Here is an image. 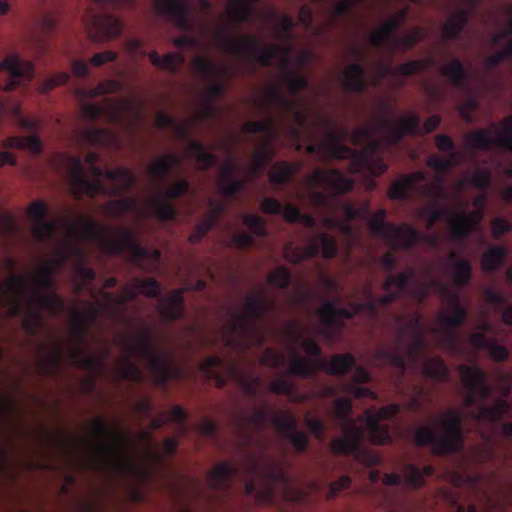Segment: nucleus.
Wrapping results in <instances>:
<instances>
[{"mask_svg": "<svg viewBox=\"0 0 512 512\" xmlns=\"http://www.w3.org/2000/svg\"><path fill=\"white\" fill-rule=\"evenodd\" d=\"M427 340L424 332L412 335L411 340L405 345L406 362L417 365L422 362V375L426 378L447 381L449 370L442 358L426 357Z\"/></svg>", "mask_w": 512, "mask_h": 512, "instance_id": "15", "label": "nucleus"}, {"mask_svg": "<svg viewBox=\"0 0 512 512\" xmlns=\"http://www.w3.org/2000/svg\"><path fill=\"white\" fill-rule=\"evenodd\" d=\"M269 390L275 394L286 396L292 403H303L307 399L306 395L300 392L296 386L285 377H280L272 381L269 385Z\"/></svg>", "mask_w": 512, "mask_h": 512, "instance_id": "55", "label": "nucleus"}, {"mask_svg": "<svg viewBox=\"0 0 512 512\" xmlns=\"http://www.w3.org/2000/svg\"><path fill=\"white\" fill-rule=\"evenodd\" d=\"M94 2L98 5L117 8L130 4L132 0H94ZM155 8L161 16L172 22L179 30L194 31L195 24L191 17L190 0H156Z\"/></svg>", "mask_w": 512, "mask_h": 512, "instance_id": "16", "label": "nucleus"}, {"mask_svg": "<svg viewBox=\"0 0 512 512\" xmlns=\"http://www.w3.org/2000/svg\"><path fill=\"white\" fill-rule=\"evenodd\" d=\"M137 205L136 198L125 197L108 201L106 207L111 216L122 218L126 213L136 211Z\"/></svg>", "mask_w": 512, "mask_h": 512, "instance_id": "62", "label": "nucleus"}, {"mask_svg": "<svg viewBox=\"0 0 512 512\" xmlns=\"http://www.w3.org/2000/svg\"><path fill=\"white\" fill-rule=\"evenodd\" d=\"M352 412V401L347 397L337 398L334 402V414L339 420L343 437H336L331 440L330 449L337 455L353 456L358 461L368 466L379 463V458L366 451L362 447L364 429L350 417Z\"/></svg>", "mask_w": 512, "mask_h": 512, "instance_id": "10", "label": "nucleus"}, {"mask_svg": "<svg viewBox=\"0 0 512 512\" xmlns=\"http://www.w3.org/2000/svg\"><path fill=\"white\" fill-rule=\"evenodd\" d=\"M192 66L196 73L207 82L205 98L207 102L214 103L224 96L227 84L222 81L223 77H232L233 73L228 67L220 66L214 60L196 56L192 59Z\"/></svg>", "mask_w": 512, "mask_h": 512, "instance_id": "20", "label": "nucleus"}, {"mask_svg": "<svg viewBox=\"0 0 512 512\" xmlns=\"http://www.w3.org/2000/svg\"><path fill=\"white\" fill-rule=\"evenodd\" d=\"M29 283L25 276L13 274L5 280L4 284H0V303L8 305V316L18 317L22 312L21 304L26 302L28 306ZM29 313L27 307L23 321H25ZM24 326V322H22Z\"/></svg>", "mask_w": 512, "mask_h": 512, "instance_id": "23", "label": "nucleus"}, {"mask_svg": "<svg viewBox=\"0 0 512 512\" xmlns=\"http://www.w3.org/2000/svg\"><path fill=\"white\" fill-rule=\"evenodd\" d=\"M33 76L32 64L16 54L8 55L0 61V90L13 91L23 82L31 81Z\"/></svg>", "mask_w": 512, "mask_h": 512, "instance_id": "24", "label": "nucleus"}, {"mask_svg": "<svg viewBox=\"0 0 512 512\" xmlns=\"http://www.w3.org/2000/svg\"><path fill=\"white\" fill-rule=\"evenodd\" d=\"M415 277L413 269L400 272L396 275L388 274L384 282L382 283V289L389 291L390 289L394 292H399V297L403 298L410 288V284Z\"/></svg>", "mask_w": 512, "mask_h": 512, "instance_id": "53", "label": "nucleus"}, {"mask_svg": "<svg viewBox=\"0 0 512 512\" xmlns=\"http://www.w3.org/2000/svg\"><path fill=\"white\" fill-rule=\"evenodd\" d=\"M375 128L385 129L384 140L391 146L399 145L407 135H422L421 118L414 112L407 113L397 123L384 118L375 125Z\"/></svg>", "mask_w": 512, "mask_h": 512, "instance_id": "25", "label": "nucleus"}, {"mask_svg": "<svg viewBox=\"0 0 512 512\" xmlns=\"http://www.w3.org/2000/svg\"><path fill=\"white\" fill-rule=\"evenodd\" d=\"M360 313L375 319L379 316L377 301L370 288L366 292L364 302H350L345 308L338 307L334 301L324 302L319 310V334L325 340L333 342L345 328V320H352Z\"/></svg>", "mask_w": 512, "mask_h": 512, "instance_id": "13", "label": "nucleus"}, {"mask_svg": "<svg viewBox=\"0 0 512 512\" xmlns=\"http://www.w3.org/2000/svg\"><path fill=\"white\" fill-rule=\"evenodd\" d=\"M368 228L372 234L382 237L394 249L411 250L422 234L409 224L395 225L368 216Z\"/></svg>", "mask_w": 512, "mask_h": 512, "instance_id": "19", "label": "nucleus"}, {"mask_svg": "<svg viewBox=\"0 0 512 512\" xmlns=\"http://www.w3.org/2000/svg\"><path fill=\"white\" fill-rule=\"evenodd\" d=\"M107 106L85 103L81 106V113L84 119L95 123L100 117H104L107 123H121L125 112H133L136 120L140 117V111L131 99H122L115 103L109 98L104 99Z\"/></svg>", "mask_w": 512, "mask_h": 512, "instance_id": "22", "label": "nucleus"}, {"mask_svg": "<svg viewBox=\"0 0 512 512\" xmlns=\"http://www.w3.org/2000/svg\"><path fill=\"white\" fill-rule=\"evenodd\" d=\"M381 146V140L376 139L373 134L362 150H354L353 155H351L350 165L352 170L354 172L369 170L375 176L385 173L388 166L378 154Z\"/></svg>", "mask_w": 512, "mask_h": 512, "instance_id": "27", "label": "nucleus"}, {"mask_svg": "<svg viewBox=\"0 0 512 512\" xmlns=\"http://www.w3.org/2000/svg\"><path fill=\"white\" fill-rule=\"evenodd\" d=\"M90 431L97 440L91 444L94 455L91 465L117 473H127L134 469L132 460L122 455L124 446L130 442L126 433L110 428L100 417L93 420Z\"/></svg>", "mask_w": 512, "mask_h": 512, "instance_id": "9", "label": "nucleus"}, {"mask_svg": "<svg viewBox=\"0 0 512 512\" xmlns=\"http://www.w3.org/2000/svg\"><path fill=\"white\" fill-rule=\"evenodd\" d=\"M406 331H409L412 335L424 332L421 326L420 315H413L409 318L406 324H399L395 347H379L374 352L376 360L385 361L395 369L397 387H399V384L404 378L407 370L405 356L400 350L404 344V335Z\"/></svg>", "mask_w": 512, "mask_h": 512, "instance_id": "17", "label": "nucleus"}, {"mask_svg": "<svg viewBox=\"0 0 512 512\" xmlns=\"http://www.w3.org/2000/svg\"><path fill=\"white\" fill-rule=\"evenodd\" d=\"M400 413V405L391 403L378 410L367 409L364 412L363 420L370 441L375 445H386L392 443L391 427L383 424L382 421L390 420Z\"/></svg>", "mask_w": 512, "mask_h": 512, "instance_id": "21", "label": "nucleus"}, {"mask_svg": "<svg viewBox=\"0 0 512 512\" xmlns=\"http://www.w3.org/2000/svg\"><path fill=\"white\" fill-rule=\"evenodd\" d=\"M477 504L457 506L456 512H508L512 505V482H500L493 492L483 487L479 479L473 482Z\"/></svg>", "mask_w": 512, "mask_h": 512, "instance_id": "14", "label": "nucleus"}, {"mask_svg": "<svg viewBox=\"0 0 512 512\" xmlns=\"http://www.w3.org/2000/svg\"><path fill=\"white\" fill-rule=\"evenodd\" d=\"M454 213L455 209L438 205L437 203L432 208L428 207L421 210V216L426 217V228L428 230H431L434 225L442 219H445L449 225V219Z\"/></svg>", "mask_w": 512, "mask_h": 512, "instance_id": "59", "label": "nucleus"}, {"mask_svg": "<svg viewBox=\"0 0 512 512\" xmlns=\"http://www.w3.org/2000/svg\"><path fill=\"white\" fill-rule=\"evenodd\" d=\"M441 435H437L433 426H424L415 430L414 443L417 446H431L438 455L459 454L464 449L463 416L455 409L443 414Z\"/></svg>", "mask_w": 512, "mask_h": 512, "instance_id": "12", "label": "nucleus"}, {"mask_svg": "<svg viewBox=\"0 0 512 512\" xmlns=\"http://www.w3.org/2000/svg\"><path fill=\"white\" fill-rule=\"evenodd\" d=\"M483 219L482 209H476L470 213L455 210L449 219V232L455 241L465 240L476 230Z\"/></svg>", "mask_w": 512, "mask_h": 512, "instance_id": "35", "label": "nucleus"}, {"mask_svg": "<svg viewBox=\"0 0 512 512\" xmlns=\"http://www.w3.org/2000/svg\"><path fill=\"white\" fill-rule=\"evenodd\" d=\"M284 258L292 263L299 264L307 259L317 257L320 254V245L316 235L310 239L307 246H296L292 242L284 244Z\"/></svg>", "mask_w": 512, "mask_h": 512, "instance_id": "44", "label": "nucleus"}, {"mask_svg": "<svg viewBox=\"0 0 512 512\" xmlns=\"http://www.w3.org/2000/svg\"><path fill=\"white\" fill-rule=\"evenodd\" d=\"M239 475L244 481L245 494L255 497L259 502H273L280 487L285 493L289 492L290 478L284 468L273 461L261 465L253 454H247L241 466L229 462L217 464L209 472L207 482L211 490L227 493Z\"/></svg>", "mask_w": 512, "mask_h": 512, "instance_id": "1", "label": "nucleus"}, {"mask_svg": "<svg viewBox=\"0 0 512 512\" xmlns=\"http://www.w3.org/2000/svg\"><path fill=\"white\" fill-rule=\"evenodd\" d=\"M216 42L224 52L247 61H255L263 67H270L281 50L285 57L283 59L284 71L281 74L282 81L286 84L292 95L308 87V78L288 68L289 59L287 54L291 52V46L283 47L265 45L256 35L234 36L227 29H217L215 32Z\"/></svg>", "mask_w": 512, "mask_h": 512, "instance_id": "4", "label": "nucleus"}, {"mask_svg": "<svg viewBox=\"0 0 512 512\" xmlns=\"http://www.w3.org/2000/svg\"><path fill=\"white\" fill-rule=\"evenodd\" d=\"M443 293L448 297L453 307V313L450 315L442 314L439 321L445 328L458 330L467 319V310L461 304L458 293L451 292L447 287H443Z\"/></svg>", "mask_w": 512, "mask_h": 512, "instance_id": "42", "label": "nucleus"}, {"mask_svg": "<svg viewBox=\"0 0 512 512\" xmlns=\"http://www.w3.org/2000/svg\"><path fill=\"white\" fill-rule=\"evenodd\" d=\"M448 259L452 264L453 284L458 288L467 286L472 277L471 262L468 259L459 258L456 252H451Z\"/></svg>", "mask_w": 512, "mask_h": 512, "instance_id": "50", "label": "nucleus"}, {"mask_svg": "<svg viewBox=\"0 0 512 512\" xmlns=\"http://www.w3.org/2000/svg\"><path fill=\"white\" fill-rule=\"evenodd\" d=\"M66 238L73 239L77 243L80 241L94 242L108 255H121L126 252L130 262L144 270L156 267L161 259L158 249H150L140 244L134 230L117 227L115 237H112L108 228L85 216L69 223Z\"/></svg>", "mask_w": 512, "mask_h": 512, "instance_id": "2", "label": "nucleus"}, {"mask_svg": "<svg viewBox=\"0 0 512 512\" xmlns=\"http://www.w3.org/2000/svg\"><path fill=\"white\" fill-rule=\"evenodd\" d=\"M190 183L186 179H179L169 185L161 194L151 201L154 216L161 222H168L176 219L178 211L171 200L178 199L187 194Z\"/></svg>", "mask_w": 512, "mask_h": 512, "instance_id": "26", "label": "nucleus"}, {"mask_svg": "<svg viewBox=\"0 0 512 512\" xmlns=\"http://www.w3.org/2000/svg\"><path fill=\"white\" fill-rule=\"evenodd\" d=\"M5 149L27 150L34 155H39L43 150V144L38 134L30 136H11L3 140Z\"/></svg>", "mask_w": 512, "mask_h": 512, "instance_id": "49", "label": "nucleus"}, {"mask_svg": "<svg viewBox=\"0 0 512 512\" xmlns=\"http://www.w3.org/2000/svg\"><path fill=\"white\" fill-rule=\"evenodd\" d=\"M425 64L422 60H410L405 63L398 65L393 69L390 65L381 68L382 76L394 75V76H411L417 72L423 70Z\"/></svg>", "mask_w": 512, "mask_h": 512, "instance_id": "61", "label": "nucleus"}, {"mask_svg": "<svg viewBox=\"0 0 512 512\" xmlns=\"http://www.w3.org/2000/svg\"><path fill=\"white\" fill-rule=\"evenodd\" d=\"M314 130H320L324 133V138L321 139V142L326 157L335 160L351 158L354 149L343 143V140L348 136V129L346 127L338 126L330 117L321 118L317 115L313 125L309 127L310 132Z\"/></svg>", "mask_w": 512, "mask_h": 512, "instance_id": "18", "label": "nucleus"}, {"mask_svg": "<svg viewBox=\"0 0 512 512\" xmlns=\"http://www.w3.org/2000/svg\"><path fill=\"white\" fill-rule=\"evenodd\" d=\"M139 294H140V291H139L137 283L135 282L131 286L124 287V296H122V297L114 299L113 295L109 292L103 293V296H104L105 300L110 303V308L114 312H117V311L121 310L127 302L134 301Z\"/></svg>", "mask_w": 512, "mask_h": 512, "instance_id": "63", "label": "nucleus"}, {"mask_svg": "<svg viewBox=\"0 0 512 512\" xmlns=\"http://www.w3.org/2000/svg\"><path fill=\"white\" fill-rule=\"evenodd\" d=\"M266 100L269 104L276 106L281 113L292 111L294 114L295 126L290 127L291 134L298 138L300 129L307 128V116L297 107L294 99L287 97L277 86H271L266 92Z\"/></svg>", "mask_w": 512, "mask_h": 512, "instance_id": "34", "label": "nucleus"}, {"mask_svg": "<svg viewBox=\"0 0 512 512\" xmlns=\"http://www.w3.org/2000/svg\"><path fill=\"white\" fill-rule=\"evenodd\" d=\"M237 366L234 362H226L222 357L218 355H212L207 357L201 364L202 372L208 378H214L218 388H224L227 385V377L220 375L217 369L225 370L227 373L235 378V374L232 372L231 367Z\"/></svg>", "mask_w": 512, "mask_h": 512, "instance_id": "40", "label": "nucleus"}, {"mask_svg": "<svg viewBox=\"0 0 512 512\" xmlns=\"http://www.w3.org/2000/svg\"><path fill=\"white\" fill-rule=\"evenodd\" d=\"M343 86L347 92L354 94H362L366 91L365 68L361 63H351L345 68Z\"/></svg>", "mask_w": 512, "mask_h": 512, "instance_id": "45", "label": "nucleus"}, {"mask_svg": "<svg viewBox=\"0 0 512 512\" xmlns=\"http://www.w3.org/2000/svg\"><path fill=\"white\" fill-rule=\"evenodd\" d=\"M288 333L293 341L300 342L304 352L312 357L307 358L294 353L288 366V372L291 375L308 378L314 376L317 371H325L329 375L341 377L356 364V359L351 353L335 354L329 361L320 360L322 349L315 339L303 338L296 325H291Z\"/></svg>", "mask_w": 512, "mask_h": 512, "instance_id": "7", "label": "nucleus"}, {"mask_svg": "<svg viewBox=\"0 0 512 512\" xmlns=\"http://www.w3.org/2000/svg\"><path fill=\"white\" fill-rule=\"evenodd\" d=\"M425 180L421 171L404 175L398 181L392 183L388 189V196L393 200H408L410 194L417 190L418 183Z\"/></svg>", "mask_w": 512, "mask_h": 512, "instance_id": "38", "label": "nucleus"}, {"mask_svg": "<svg viewBox=\"0 0 512 512\" xmlns=\"http://www.w3.org/2000/svg\"><path fill=\"white\" fill-rule=\"evenodd\" d=\"M465 144L471 150H489L495 140L490 130L479 129L466 135Z\"/></svg>", "mask_w": 512, "mask_h": 512, "instance_id": "57", "label": "nucleus"}, {"mask_svg": "<svg viewBox=\"0 0 512 512\" xmlns=\"http://www.w3.org/2000/svg\"><path fill=\"white\" fill-rule=\"evenodd\" d=\"M118 343L127 353L121 367L119 368V377L125 381L141 382L142 372L139 367L131 361V356L135 355L144 360L155 382L158 386L166 388L168 382L179 376V370L174 366L167 356H163L157 350L151 328L143 326L141 330L132 338H120Z\"/></svg>", "mask_w": 512, "mask_h": 512, "instance_id": "5", "label": "nucleus"}, {"mask_svg": "<svg viewBox=\"0 0 512 512\" xmlns=\"http://www.w3.org/2000/svg\"><path fill=\"white\" fill-rule=\"evenodd\" d=\"M158 313L165 322L179 320L184 315V298L181 289H174L159 297Z\"/></svg>", "mask_w": 512, "mask_h": 512, "instance_id": "36", "label": "nucleus"}, {"mask_svg": "<svg viewBox=\"0 0 512 512\" xmlns=\"http://www.w3.org/2000/svg\"><path fill=\"white\" fill-rule=\"evenodd\" d=\"M271 423L285 439L289 440L298 454L306 452L309 446L308 435L304 431L298 430L297 421L291 412L275 413Z\"/></svg>", "mask_w": 512, "mask_h": 512, "instance_id": "31", "label": "nucleus"}, {"mask_svg": "<svg viewBox=\"0 0 512 512\" xmlns=\"http://www.w3.org/2000/svg\"><path fill=\"white\" fill-rule=\"evenodd\" d=\"M63 362V352L59 347L50 349L49 354L41 362V370L44 374L54 375L58 373Z\"/></svg>", "mask_w": 512, "mask_h": 512, "instance_id": "64", "label": "nucleus"}, {"mask_svg": "<svg viewBox=\"0 0 512 512\" xmlns=\"http://www.w3.org/2000/svg\"><path fill=\"white\" fill-rule=\"evenodd\" d=\"M79 141L87 146L110 147L117 142V137L110 128L87 127L78 135Z\"/></svg>", "mask_w": 512, "mask_h": 512, "instance_id": "43", "label": "nucleus"}, {"mask_svg": "<svg viewBox=\"0 0 512 512\" xmlns=\"http://www.w3.org/2000/svg\"><path fill=\"white\" fill-rule=\"evenodd\" d=\"M458 371L463 385L467 389L463 405L467 408L477 406L476 410L469 412V417L477 423L482 421L489 424L498 423L510 410V405L502 398L497 399L492 405L485 404L493 392L487 381L486 372L478 366L467 364H460Z\"/></svg>", "mask_w": 512, "mask_h": 512, "instance_id": "8", "label": "nucleus"}, {"mask_svg": "<svg viewBox=\"0 0 512 512\" xmlns=\"http://www.w3.org/2000/svg\"><path fill=\"white\" fill-rule=\"evenodd\" d=\"M276 308V302L263 293L249 294L244 310L234 314L223 326V340L227 347L244 350L251 344L262 346L265 337L259 323Z\"/></svg>", "mask_w": 512, "mask_h": 512, "instance_id": "6", "label": "nucleus"}, {"mask_svg": "<svg viewBox=\"0 0 512 512\" xmlns=\"http://www.w3.org/2000/svg\"><path fill=\"white\" fill-rule=\"evenodd\" d=\"M302 168L301 162L290 163L280 161L275 163L269 172V181L276 187L290 183L296 173Z\"/></svg>", "mask_w": 512, "mask_h": 512, "instance_id": "46", "label": "nucleus"}, {"mask_svg": "<svg viewBox=\"0 0 512 512\" xmlns=\"http://www.w3.org/2000/svg\"><path fill=\"white\" fill-rule=\"evenodd\" d=\"M99 309L90 306L87 311L81 312L75 309L73 317V335L77 342L84 344L86 342L87 331L96 324L99 317Z\"/></svg>", "mask_w": 512, "mask_h": 512, "instance_id": "39", "label": "nucleus"}, {"mask_svg": "<svg viewBox=\"0 0 512 512\" xmlns=\"http://www.w3.org/2000/svg\"><path fill=\"white\" fill-rule=\"evenodd\" d=\"M78 347H75L71 351L72 362L79 368L86 370L93 374L88 378L84 385L87 391H91L95 387V375L102 372L106 367V360L110 355L109 349L105 348L98 355H90L86 352V342L84 344L79 343Z\"/></svg>", "mask_w": 512, "mask_h": 512, "instance_id": "30", "label": "nucleus"}, {"mask_svg": "<svg viewBox=\"0 0 512 512\" xmlns=\"http://www.w3.org/2000/svg\"><path fill=\"white\" fill-rule=\"evenodd\" d=\"M236 170L237 166L234 162L223 166L218 181V189L223 196L235 197L244 189L246 181L244 179L235 178Z\"/></svg>", "mask_w": 512, "mask_h": 512, "instance_id": "41", "label": "nucleus"}, {"mask_svg": "<svg viewBox=\"0 0 512 512\" xmlns=\"http://www.w3.org/2000/svg\"><path fill=\"white\" fill-rule=\"evenodd\" d=\"M312 186L329 188L336 196L350 192L354 187V181L336 168H316L307 179Z\"/></svg>", "mask_w": 512, "mask_h": 512, "instance_id": "32", "label": "nucleus"}, {"mask_svg": "<svg viewBox=\"0 0 512 512\" xmlns=\"http://www.w3.org/2000/svg\"><path fill=\"white\" fill-rule=\"evenodd\" d=\"M260 0H237L228 5L227 14L229 21L235 25H241L250 20L254 5Z\"/></svg>", "mask_w": 512, "mask_h": 512, "instance_id": "52", "label": "nucleus"}, {"mask_svg": "<svg viewBox=\"0 0 512 512\" xmlns=\"http://www.w3.org/2000/svg\"><path fill=\"white\" fill-rule=\"evenodd\" d=\"M81 243H77L73 239L65 238L55 249L54 257L49 265L45 267H51L54 273L63 268L67 262L74 263L76 256L74 255L75 249L81 248Z\"/></svg>", "mask_w": 512, "mask_h": 512, "instance_id": "48", "label": "nucleus"}, {"mask_svg": "<svg viewBox=\"0 0 512 512\" xmlns=\"http://www.w3.org/2000/svg\"><path fill=\"white\" fill-rule=\"evenodd\" d=\"M64 165L71 193L77 200L84 195L91 198L97 195L120 197L128 193L136 183L135 174L126 167L103 170L94 164L90 166L94 178L89 179L80 156H66Z\"/></svg>", "mask_w": 512, "mask_h": 512, "instance_id": "3", "label": "nucleus"}, {"mask_svg": "<svg viewBox=\"0 0 512 512\" xmlns=\"http://www.w3.org/2000/svg\"><path fill=\"white\" fill-rule=\"evenodd\" d=\"M508 255L505 246L495 245L487 249L481 257V268L484 272H495L504 264Z\"/></svg>", "mask_w": 512, "mask_h": 512, "instance_id": "54", "label": "nucleus"}, {"mask_svg": "<svg viewBox=\"0 0 512 512\" xmlns=\"http://www.w3.org/2000/svg\"><path fill=\"white\" fill-rule=\"evenodd\" d=\"M28 214L34 226L32 228L33 237L40 243H46L53 239L58 229V222L47 220L48 206L45 202L38 200L32 202L28 207Z\"/></svg>", "mask_w": 512, "mask_h": 512, "instance_id": "33", "label": "nucleus"}, {"mask_svg": "<svg viewBox=\"0 0 512 512\" xmlns=\"http://www.w3.org/2000/svg\"><path fill=\"white\" fill-rule=\"evenodd\" d=\"M469 8H461L445 22L442 28L444 40H457L470 21V16L479 0H468Z\"/></svg>", "mask_w": 512, "mask_h": 512, "instance_id": "37", "label": "nucleus"}, {"mask_svg": "<svg viewBox=\"0 0 512 512\" xmlns=\"http://www.w3.org/2000/svg\"><path fill=\"white\" fill-rule=\"evenodd\" d=\"M54 270L43 267L35 279L32 297L28 299L29 313L24 321V331L29 336H36L43 327V315L40 309L52 316L60 315L64 310V301L54 290Z\"/></svg>", "mask_w": 512, "mask_h": 512, "instance_id": "11", "label": "nucleus"}, {"mask_svg": "<svg viewBox=\"0 0 512 512\" xmlns=\"http://www.w3.org/2000/svg\"><path fill=\"white\" fill-rule=\"evenodd\" d=\"M188 149L190 153L195 156L198 167L202 171L208 170L218 162L217 157L213 153L207 151L204 145L199 141L189 140Z\"/></svg>", "mask_w": 512, "mask_h": 512, "instance_id": "56", "label": "nucleus"}, {"mask_svg": "<svg viewBox=\"0 0 512 512\" xmlns=\"http://www.w3.org/2000/svg\"><path fill=\"white\" fill-rule=\"evenodd\" d=\"M122 84L117 80H105L97 86L90 89H81L78 91L79 96L83 98H96L102 95L113 94L121 90Z\"/></svg>", "mask_w": 512, "mask_h": 512, "instance_id": "60", "label": "nucleus"}, {"mask_svg": "<svg viewBox=\"0 0 512 512\" xmlns=\"http://www.w3.org/2000/svg\"><path fill=\"white\" fill-rule=\"evenodd\" d=\"M404 482L412 489L422 488L426 481L425 477H430L434 474L435 469L432 465H425L422 469L413 463H406L403 467Z\"/></svg>", "mask_w": 512, "mask_h": 512, "instance_id": "51", "label": "nucleus"}, {"mask_svg": "<svg viewBox=\"0 0 512 512\" xmlns=\"http://www.w3.org/2000/svg\"><path fill=\"white\" fill-rule=\"evenodd\" d=\"M144 41L139 38H133L126 41V48L132 55L148 56L151 64L159 69L169 71L176 75L180 72L184 63V55L181 52H168L161 57L157 51L147 52L143 49Z\"/></svg>", "mask_w": 512, "mask_h": 512, "instance_id": "29", "label": "nucleus"}, {"mask_svg": "<svg viewBox=\"0 0 512 512\" xmlns=\"http://www.w3.org/2000/svg\"><path fill=\"white\" fill-rule=\"evenodd\" d=\"M74 255L76 256V259L73 264L77 276L84 282V284H89L94 281L96 273L94 269L87 266L88 255L84 247L81 246L80 249H75Z\"/></svg>", "mask_w": 512, "mask_h": 512, "instance_id": "58", "label": "nucleus"}, {"mask_svg": "<svg viewBox=\"0 0 512 512\" xmlns=\"http://www.w3.org/2000/svg\"><path fill=\"white\" fill-rule=\"evenodd\" d=\"M84 25L89 37L95 41L116 38L122 31L119 19L108 13H96L88 10L85 14Z\"/></svg>", "mask_w": 512, "mask_h": 512, "instance_id": "28", "label": "nucleus"}, {"mask_svg": "<svg viewBox=\"0 0 512 512\" xmlns=\"http://www.w3.org/2000/svg\"><path fill=\"white\" fill-rule=\"evenodd\" d=\"M440 72L453 86L460 89L467 88L469 73L460 59L452 58Z\"/></svg>", "mask_w": 512, "mask_h": 512, "instance_id": "47", "label": "nucleus"}]
</instances>
